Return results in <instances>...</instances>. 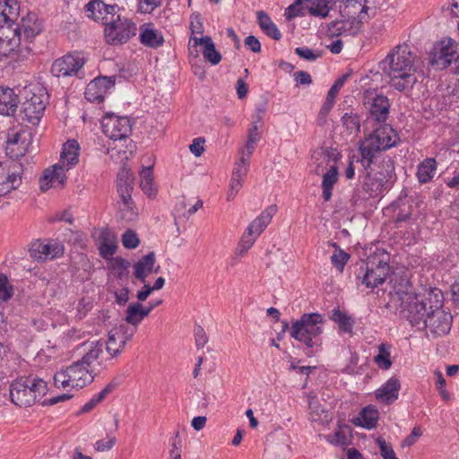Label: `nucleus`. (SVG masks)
Masks as SVG:
<instances>
[{"label":"nucleus","instance_id":"obj_1","mask_svg":"<svg viewBox=\"0 0 459 459\" xmlns=\"http://www.w3.org/2000/svg\"><path fill=\"white\" fill-rule=\"evenodd\" d=\"M391 302L400 307V315L411 325L425 329L428 338H437L450 332L453 317L443 309V292L438 288L416 293L408 281L402 280L390 292Z\"/></svg>","mask_w":459,"mask_h":459},{"label":"nucleus","instance_id":"obj_2","mask_svg":"<svg viewBox=\"0 0 459 459\" xmlns=\"http://www.w3.org/2000/svg\"><path fill=\"white\" fill-rule=\"evenodd\" d=\"M417 56L407 44L393 48L380 65L390 80L391 86L398 91L409 92L418 82Z\"/></svg>","mask_w":459,"mask_h":459},{"label":"nucleus","instance_id":"obj_3","mask_svg":"<svg viewBox=\"0 0 459 459\" xmlns=\"http://www.w3.org/2000/svg\"><path fill=\"white\" fill-rule=\"evenodd\" d=\"M398 134L388 125H383L369 134L359 144L360 162L363 168L370 167L380 152L397 144Z\"/></svg>","mask_w":459,"mask_h":459},{"label":"nucleus","instance_id":"obj_4","mask_svg":"<svg viewBox=\"0 0 459 459\" xmlns=\"http://www.w3.org/2000/svg\"><path fill=\"white\" fill-rule=\"evenodd\" d=\"M325 316L319 313H305L292 323L290 329L291 338L312 349L322 344L320 336L324 333Z\"/></svg>","mask_w":459,"mask_h":459},{"label":"nucleus","instance_id":"obj_5","mask_svg":"<svg viewBox=\"0 0 459 459\" xmlns=\"http://www.w3.org/2000/svg\"><path fill=\"white\" fill-rule=\"evenodd\" d=\"M9 391L13 404L30 407L46 394L48 385L43 379L23 377L13 381Z\"/></svg>","mask_w":459,"mask_h":459},{"label":"nucleus","instance_id":"obj_6","mask_svg":"<svg viewBox=\"0 0 459 459\" xmlns=\"http://www.w3.org/2000/svg\"><path fill=\"white\" fill-rule=\"evenodd\" d=\"M93 368H87L78 359L55 373L54 385L68 392L73 389H82L93 381Z\"/></svg>","mask_w":459,"mask_h":459},{"label":"nucleus","instance_id":"obj_7","mask_svg":"<svg viewBox=\"0 0 459 459\" xmlns=\"http://www.w3.org/2000/svg\"><path fill=\"white\" fill-rule=\"evenodd\" d=\"M277 205L272 204L261 212L246 228L241 235L236 248V254L244 256L254 246L261 234L266 230L272 222L273 218L277 212Z\"/></svg>","mask_w":459,"mask_h":459},{"label":"nucleus","instance_id":"obj_8","mask_svg":"<svg viewBox=\"0 0 459 459\" xmlns=\"http://www.w3.org/2000/svg\"><path fill=\"white\" fill-rule=\"evenodd\" d=\"M136 31V24L132 20L117 13L105 25V41L112 46L122 45L135 36Z\"/></svg>","mask_w":459,"mask_h":459},{"label":"nucleus","instance_id":"obj_9","mask_svg":"<svg viewBox=\"0 0 459 459\" xmlns=\"http://www.w3.org/2000/svg\"><path fill=\"white\" fill-rule=\"evenodd\" d=\"M458 62V44L455 40L444 38L434 45L429 56V63L433 67L442 70Z\"/></svg>","mask_w":459,"mask_h":459},{"label":"nucleus","instance_id":"obj_10","mask_svg":"<svg viewBox=\"0 0 459 459\" xmlns=\"http://www.w3.org/2000/svg\"><path fill=\"white\" fill-rule=\"evenodd\" d=\"M48 94L44 88L37 87L30 91V96L22 103V112L26 120L31 125H38L44 116Z\"/></svg>","mask_w":459,"mask_h":459},{"label":"nucleus","instance_id":"obj_11","mask_svg":"<svg viewBox=\"0 0 459 459\" xmlns=\"http://www.w3.org/2000/svg\"><path fill=\"white\" fill-rule=\"evenodd\" d=\"M103 133L115 141L126 140L131 133L132 125L127 117L106 114L101 120Z\"/></svg>","mask_w":459,"mask_h":459},{"label":"nucleus","instance_id":"obj_12","mask_svg":"<svg viewBox=\"0 0 459 459\" xmlns=\"http://www.w3.org/2000/svg\"><path fill=\"white\" fill-rule=\"evenodd\" d=\"M21 184L20 166L13 162H0V196L17 189Z\"/></svg>","mask_w":459,"mask_h":459},{"label":"nucleus","instance_id":"obj_13","mask_svg":"<svg viewBox=\"0 0 459 459\" xmlns=\"http://www.w3.org/2000/svg\"><path fill=\"white\" fill-rule=\"evenodd\" d=\"M83 65L84 60L78 55L67 54L53 62L51 73L56 77L77 76Z\"/></svg>","mask_w":459,"mask_h":459},{"label":"nucleus","instance_id":"obj_14","mask_svg":"<svg viewBox=\"0 0 459 459\" xmlns=\"http://www.w3.org/2000/svg\"><path fill=\"white\" fill-rule=\"evenodd\" d=\"M134 333V330L131 332L128 331L127 327L125 325H119L117 327H113L108 336V340L106 342V352L112 360L114 357L119 355L124 349L126 343L131 340Z\"/></svg>","mask_w":459,"mask_h":459},{"label":"nucleus","instance_id":"obj_15","mask_svg":"<svg viewBox=\"0 0 459 459\" xmlns=\"http://www.w3.org/2000/svg\"><path fill=\"white\" fill-rule=\"evenodd\" d=\"M82 348L84 354L79 360L89 368H93L94 362L100 367H107L108 363L111 361L107 352L104 351V342L101 341L83 342Z\"/></svg>","mask_w":459,"mask_h":459},{"label":"nucleus","instance_id":"obj_16","mask_svg":"<svg viewBox=\"0 0 459 459\" xmlns=\"http://www.w3.org/2000/svg\"><path fill=\"white\" fill-rule=\"evenodd\" d=\"M369 0H342L340 13L343 17H356L368 22L375 15V12L369 6Z\"/></svg>","mask_w":459,"mask_h":459},{"label":"nucleus","instance_id":"obj_17","mask_svg":"<svg viewBox=\"0 0 459 459\" xmlns=\"http://www.w3.org/2000/svg\"><path fill=\"white\" fill-rule=\"evenodd\" d=\"M389 273V264L386 261L379 260L377 264L373 260L367 262L366 271L361 283L367 288L374 289L382 284Z\"/></svg>","mask_w":459,"mask_h":459},{"label":"nucleus","instance_id":"obj_18","mask_svg":"<svg viewBox=\"0 0 459 459\" xmlns=\"http://www.w3.org/2000/svg\"><path fill=\"white\" fill-rule=\"evenodd\" d=\"M114 86L115 79L113 77L103 76L95 78L85 89V99L90 102L100 103Z\"/></svg>","mask_w":459,"mask_h":459},{"label":"nucleus","instance_id":"obj_19","mask_svg":"<svg viewBox=\"0 0 459 459\" xmlns=\"http://www.w3.org/2000/svg\"><path fill=\"white\" fill-rule=\"evenodd\" d=\"M117 4H107L101 0H91L85 5V13L96 22L106 25L117 13Z\"/></svg>","mask_w":459,"mask_h":459},{"label":"nucleus","instance_id":"obj_20","mask_svg":"<svg viewBox=\"0 0 459 459\" xmlns=\"http://www.w3.org/2000/svg\"><path fill=\"white\" fill-rule=\"evenodd\" d=\"M5 152L13 160L24 156L29 148V139L24 132L12 130L8 132L6 138Z\"/></svg>","mask_w":459,"mask_h":459},{"label":"nucleus","instance_id":"obj_21","mask_svg":"<svg viewBox=\"0 0 459 459\" xmlns=\"http://www.w3.org/2000/svg\"><path fill=\"white\" fill-rule=\"evenodd\" d=\"M65 173L66 171L57 164L46 169L39 178L40 190L47 191L50 188H63L67 179Z\"/></svg>","mask_w":459,"mask_h":459},{"label":"nucleus","instance_id":"obj_22","mask_svg":"<svg viewBox=\"0 0 459 459\" xmlns=\"http://www.w3.org/2000/svg\"><path fill=\"white\" fill-rule=\"evenodd\" d=\"M63 250V247L57 243L36 240L30 244L29 252L35 260L45 261L60 256Z\"/></svg>","mask_w":459,"mask_h":459},{"label":"nucleus","instance_id":"obj_23","mask_svg":"<svg viewBox=\"0 0 459 459\" xmlns=\"http://www.w3.org/2000/svg\"><path fill=\"white\" fill-rule=\"evenodd\" d=\"M341 21H334L331 22L328 27V34L331 37L338 36H356L358 35L362 27V23L366 22L359 18H348Z\"/></svg>","mask_w":459,"mask_h":459},{"label":"nucleus","instance_id":"obj_24","mask_svg":"<svg viewBox=\"0 0 459 459\" xmlns=\"http://www.w3.org/2000/svg\"><path fill=\"white\" fill-rule=\"evenodd\" d=\"M364 169L372 172L377 178L386 179L390 186H393L395 180L394 161L389 156L379 157L374 160L370 167Z\"/></svg>","mask_w":459,"mask_h":459},{"label":"nucleus","instance_id":"obj_25","mask_svg":"<svg viewBox=\"0 0 459 459\" xmlns=\"http://www.w3.org/2000/svg\"><path fill=\"white\" fill-rule=\"evenodd\" d=\"M132 174L129 169H122L117 178V193L120 196L121 202L124 205V209L133 211V201H132Z\"/></svg>","mask_w":459,"mask_h":459},{"label":"nucleus","instance_id":"obj_26","mask_svg":"<svg viewBox=\"0 0 459 459\" xmlns=\"http://www.w3.org/2000/svg\"><path fill=\"white\" fill-rule=\"evenodd\" d=\"M13 30L20 38L23 35L25 39L31 40L41 32L42 25L36 13H29L22 18L20 24Z\"/></svg>","mask_w":459,"mask_h":459},{"label":"nucleus","instance_id":"obj_27","mask_svg":"<svg viewBox=\"0 0 459 459\" xmlns=\"http://www.w3.org/2000/svg\"><path fill=\"white\" fill-rule=\"evenodd\" d=\"M79 150L80 146L77 141L69 140L63 145V149L60 155V160L56 163L65 171H68L79 161Z\"/></svg>","mask_w":459,"mask_h":459},{"label":"nucleus","instance_id":"obj_28","mask_svg":"<svg viewBox=\"0 0 459 459\" xmlns=\"http://www.w3.org/2000/svg\"><path fill=\"white\" fill-rule=\"evenodd\" d=\"M370 117L378 122L387 119L390 108L389 100L384 95H376L368 100Z\"/></svg>","mask_w":459,"mask_h":459},{"label":"nucleus","instance_id":"obj_29","mask_svg":"<svg viewBox=\"0 0 459 459\" xmlns=\"http://www.w3.org/2000/svg\"><path fill=\"white\" fill-rule=\"evenodd\" d=\"M140 42L151 48H158L164 43V37L160 30L154 29L152 23H144L140 27Z\"/></svg>","mask_w":459,"mask_h":459},{"label":"nucleus","instance_id":"obj_30","mask_svg":"<svg viewBox=\"0 0 459 459\" xmlns=\"http://www.w3.org/2000/svg\"><path fill=\"white\" fill-rule=\"evenodd\" d=\"M20 99L13 89L0 87V114L13 116L17 110Z\"/></svg>","mask_w":459,"mask_h":459},{"label":"nucleus","instance_id":"obj_31","mask_svg":"<svg viewBox=\"0 0 459 459\" xmlns=\"http://www.w3.org/2000/svg\"><path fill=\"white\" fill-rule=\"evenodd\" d=\"M400 387L399 380L391 377L376 391V398L380 403L390 404L398 399Z\"/></svg>","mask_w":459,"mask_h":459},{"label":"nucleus","instance_id":"obj_32","mask_svg":"<svg viewBox=\"0 0 459 459\" xmlns=\"http://www.w3.org/2000/svg\"><path fill=\"white\" fill-rule=\"evenodd\" d=\"M191 40H193L195 47L200 46L202 48L201 51L204 59L212 65H216L221 62V55L216 50L215 45L210 37H194Z\"/></svg>","mask_w":459,"mask_h":459},{"label":"nucleus","instance_id":"obj_33","mask_svg":"<svg viewBox=\"0 0 459 459\" xmlns=\"http://www.w3.org/2000/svg\"><path fill=\"white\" fill-rule=\"evenodd\" d=\"M379 419V412L374 405L364 407L359 413L351 420V422L366 429H375Z\"/></svg>","mask_w":459,"mask_h":459},{"label":"nucleus","instance_id":"obj_34","mask_svg":"<svg viewBox=\"0 0 459 459\" xmlns=\"http://www.w3.org/2000/svg\"><path fill=\"white\" fill-rule=\"evenodd\" d=\"M21 45V38L15 30L7 27L0 30V56L11 55Z\"/></svg>","mask_w":459,"mask_h":459},{"label":"nucleus","instance_id":"obj_35","mask_svg":"<svg viewBox=\"0 0 459 459\" xmlns=\"http://www.w3.org/2000/svg\"><path fill=\"white\" fill-rule=\"evenodd\" d=\"M366 177L362 183V187L371 197H378L383 195L384 192L391 188L387 184V180L377 178L376 176L366 170Z\"/></svg>","mask_w":459,"mask_h":459},{"label":"nucleus","instance_id":"obj_36","mask_svg":"<svg viewBox=\"0 0 459 459\" xmlns=\"http://www.w3.org/2000/svg\"><path fill=\"white\" fill-rule=\"evenodd\" d=\"M100 254L104 259H110L117 248V237L109 229H104L100 234Z\"/></svg>","mask_w":459,"mask_h":459},{"label":"nucleus","instance_id":"obj_37","mask_svg":"<svg viewBox=\"0 0 459 459\" xmlns=\"http://www.w3.org/2000/svg\"><path fill=\"white\" fill-rule=\"evenodd\" d=\"M155 264V255L151 252L143 255L134 264V274L136 279L145 282L147 276L152 272Z\"/></svg>","mask_w":459,"mask_h":459},{"label":"nucleus","instance_id":"obj_38","mask_svg":"<svg viewBox=\"0 0 459 459\" xmlns=\"http://www.w3.org/2000/svg\"><path fill=\"white\" fill-rule=\"evenodd\" d=\"M339 173L338 168L333 165L323 175L322 178V197L325 202L331 200L334 185L338 182Z\"/></svg>","mask_w":459,"mask_h":459},{"label":"nucleus","instance_id":"obj_39","mask_svg":"<svg viewBox=\"0 0 459 459\" xmlns=\"http://www.w3.org/2000/svg\"><path fill=\"white\" fill-rule=\"evenodd\" d=\"M18 11L16 0H0V30L17 18Z\"/></svg>","mask_w":459,"mask_h":459},{"label":"nucleus","instance_id":"obj_40","mask_svg":"<svg viewBox=\"0 0 459 459\" xmlns=\"http://www.w3.org/2000/svg\"><path fill=\"white\" fill-rule=\"evenodd\" d=\"M347 77H348V75H342L338 80H336L334 82V83L333 84V86L330 88V90L326 95V98L320 108V111H319L320 116L325 117L331 111V109L333 108V107L335 103V99H336L340 90L343 87Z\"/></svg>","mask_w":459,"mask_h":459},{"label":"nucleus","instance_id":"obj_41","mask_svg":"<svg viewBox=\"0 0 459 459\" xmlns=\"http://www.w3.org/2000/svg\"><path fill=\"white\" fill-rule=\"evenodd\" d=\"M437 169V161L434 158L423 160L417 167V178L420 183L426 184L430 182L436 175Z\"/></svg>","mask_w":459,"mask_h":459},{"label":"nucleus","instance_id":"obj_42","mask_svg":"<svg viewBox=\"0 0 459 459\" xmlns=\"http://www.w3.org/2000/svg\"><path fill=\"white\" fill-rule=\"evenodd\" d=\"M256 19L259 27L268 37L274 40H280L281 39L282 35L277 25L264 11H258L256 13Z\"/></svg>","mask_w":459,"mask_h":459},{"label":"nucleus","instance_id":"obj_43","mask_svg":"<svg viewBox=\"0 0 459 459\" xmlns=\"http://www.w3.org/2000/svg\"><path fill=\"white\" fill-rule=\"evenodd\" d=\"M393 346L387 342H382L377 346V354L374 357V362L382 370H388L393 365L391 351Z\"/></svg>","mask_w":459,"mask_h":459},{"label":"nucleus","instance_id":"obj_44","mask_svg":"<svg viewBox=\"0 0 459 459\" xmlns=\"http://www.w3.org/2000/svg\"><path fill=\"white\" fill-rule=\"evenodd\" d=\"M147 311H143V306L140 302H132L128 305L126 310L125 320L127 324L134 326L135 328L147 316Z\"/></svg>","mask_w":459,"mask_h":459},{"label":"nucleus","instance_id":"obj_45","mask_svg":"<svg viewBox=\"0 0 459 459\" xmlns=\"http://www.w3.org/2000/svg\"><path fill=\"white\" fill-rule=\"evenodd\" d=\"M330 319L338 325L341 332L347 333H352L355 323L354 319L344 311L339 308L333 309Z\"/></svg>","mask_w":459,"mask_h":459},{"label":"nucleus","instance_id":"obj_46","mask_svg":"<svg viewBox=\"0 0 459 459\" xmlns=\"http://www.w3.org/2000/svg\"><path fill=\"white\" fill-rule=\"evenodd\" d=\"M308 3L309 13L316 17L325 18L329 15L335 0H305Z\"/></svg>","mask_w":459,"mask_h":459},{"label":"nucleus","instance_id":"obj_47","mask_svg":"<svg viewBox=\"0 0 459 459\" xmlns=\"http://www.w3.org/2000/svg\"><path fill=\"white\" fill-rule=\"evenodd\" d=\"M262 123V117L257 114L255 118H253L252 126L248 130L247 141L245 146V152L253 154L257 142L260 140V134L258 133V124Z\"/></svg>","mask_w":459,"mask_h":459},{"label":"nucleus","instance_id":"obj_48","mask_svg":"<svg viewBox=\"0 0 459 459\" xmlns=\"http://www.w3.org/2000/svg\"><path fill=\"white\" fill-rule=\"evenodd\" d=\"M240 154L241 157L235 163L231 178L244 180L249 170L251 154L245 152L244 148L240 150Z\"/></svg>","mask_w":459,"mask_h":459},{"label":"nucleus","instance_id":"obj_49","mask_svg":"<svg viewBox=\"0 0 459 459\" xmlns=\"http://www.w3.org/2000/svg\"><path fill=\"white\" fill-rule=\"evenodd\" d=\"M140 186L148 195L155 194L152 167H145L140 172Z\"/></svg>","mask_w":459,"mask_h":459},{"label":"nucleus","instance_id":"obj_50","mask_svg":"<svg viewBox=\"0 0 459 459\" xmlns=\"http://www.w3.org/2000/svg\"><path fill=\"white\" fill-rule=\"evenodd\" d=\"M113 390V386L108 385L104 389H102L100 392L93 395L86 403L83 404V406L81 408L82 413H87L92 411L97 404L101 403L105 397L111 393Z\"/></svg>","mask_w":459,"mask_h":459},{"label":"nucleus","instance_id":"obj_51","mask_svg":"<svg viewBox=\"0 0 459 459\" xmlns=\"http://www.w3.org/2000/svg\"><path fill=\"white\" fill-rule=\"evenodd\" d=\"M342 122L349 134H356L359 132L360 119L356 114L345 113Z\"/></svg>","mask_w":459,"mask_h":459},{"label":"nucleus","instance_id":"obj_52","mask_svg":"<svg viewBox=\"0 0 459 459\" xmlns=\"http://www.w3.org/2000/svg\"><path fill=\"white\" fill-rule=\"evenodd\" d=\"M376 443L379 447L380 455L383 459H398L392 446L387 443L384 437H378L376 439Z\"/></svg>","mask_w":459,"mask_h":459},{"label":"nucleus","instance_id":"obj_53","mask_svg":"<svg viewBox=\"0 0 459 459\" xmlns=\"http://www.w3.org/2000/svg\"><path fill=\"white\" fill-rule=\"evenodd\" d=\"M13 290L7 277L0 273V301H6L12 298Z\"/></svg>","mask_w":459,"mask_h":459},{"label":"nucleus","instance_id":"obj_54","mask_svg":"<svg viewBox=\"0 0 459 459\" xmlns=\"http://www.w3.org/2000/svg\"><path fill=\"white\" fill-rule=\"evenodd\" d=\"M350 258V255L339 249V250H336L333 255L331 256V261H332V264L340 271L342 272L345 266V264H347L348 260Z\"/></svg>","mask_w":459,"mask_h":459},{"label":"nucleus","instance_id":"obj_55","mask_svg":"<svg viewBox=\"0 0 459 459\" xmlns=\"http://www.w3.org/2000/svg\"><path fill=\"white\" fill-rule=\"evenodd\" d=\"M122 244L126 248L133 249L138 247L139 238L136 233L131 230H127L122 235Z\"/></svg>","mask_w":459,"mask_h":459},{"label":"nucleus","instance_id":"obj_56","mask_svg":"<svg viewBox=\"0 0 459 459\" xmlns=\"http://www.w3.org/2000/svg\"><path fill=\"white\" fill-rule=\"evenodd\" d=\"M295 53L300 57L307 61H315L321 56L319 51H314L307 47H299L295 49Z\"/></svg>","mask_w":459,"mask_h":459},{"label":"nucleus","instance_id":"obj_57","mask_svg":"<svg viewBox=\"0 0 459 459\" xmlns=\"http://www.w3.org/2000/svg\"><path fill=\"white\" fill-rule=\"evenodd\" d=\"M116 442L115 437L107 436L105 439L98 440L94 445V448L98 452L108 451L115 446Z\"/></svg>","mask_w":459,"mask_h":459},{"label":"nucleus","instance_id":"obj_58","mask_svg":"<svg viewBox=\"0 0 459 459\" xmlns=\"http://www.w3.org/2000/svg\"><path fill=\"white\" fill-rule=\"evenodd\" d=\"M194 334L196 347L203 348L208 342V337L204 329L201 325L195 326Z\"/></svg>","mask_w":459,"mask_h":459},{"label":"nucleus","instance_id":"obj_59","mask_svg":"<svg viewBox=\"0 0 459 459\" xmlns=\"http://www.w3.org/2000/svg\"><path fill=\"white\" fill-rule=\"evenodd\" d=\"M160 4V0H139V10L143 13H151Z\"/></svg>","mask_w":459,"mask_h":459},{"label":"nucleus","instance_id":"obj_60","mask_svg":"<svg viewBox=\"0 0 459 459\" xmlns=\"http://www.w3.org/2000/svg\"><path fill=\"white\" fill-rule=\"evenodd\" d=\"M204 139L201 137L195 138L189 145L190 152L195 156L200 157L204 152Z\"/></svg>","mask_w":459,"mask_h":459},{"label":"nucleus","instance_id":"obj_61","mask_svg":"<svg viewBox=\"0 0 459 459\" xmlns=\"http://www.w3.org/2000/svg\"><path fill=\"white\" fill-rule=\"evenodd\" d=\"M243 182L244 180L231 178L230 190L227 195V199L229 201L235 198L238 191L241 189Z\"/></svg>","mask_w":459,"mask_h":459},{"label":"nucleus","instance_id":"obj_62","mask_svg":"<svg viewBox=\"0 0 459 459\" xmlns=\"http://www.w3.org/2000/svg\"><path fill=\"white\" fill-rule=\"evenodd\" d=\"M420 436H422V430L420 427H414L411 433L402 442V446L404 447L412 446L416 443Z\"/></svg>","mask_w":459,"mask_h":459},{"label":"nucleus","instance_id":"obj_63","mask_svg":"<svg viewBox=\"0 0 459 459\" xmlns=\"http://www.w3.org/2000/svg\"><path fill=\"white\" fill-rule=\"evenodd\" d=\"M294 80L298 84L309 85L312 83L311 75L305 71H298L294 74Z\"/></svg>","mask_w":459,"mask_h":459},{"label":"nucleus","instance_id":"obj_64","mask_svg":"<svg viewBox=\"0 0 459 459\" xmlns=\"http://www.w3.org/2000/svg\"><path fill=\"white\" fill-rule=\"evenodd\" d=\"M329 441L334 445L344 446L348 444V437L342 430L339 429L329 438Z\"/></svg>","mask_w":459,"mask_h":459}]
</instances>
